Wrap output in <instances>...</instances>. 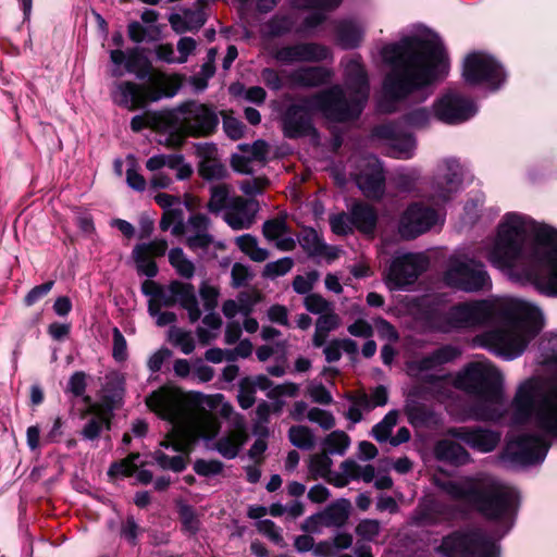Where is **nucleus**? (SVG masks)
I'll list each match as a JSON object with an SVG mask.
<instances>
[{"label":"nucleus","instance_id":"nucleus-53","mask_svg":"<svg viewBox=\"0 0 557 557\" xmlns=\"http://www.w3.org/2000/svg\"><path fill=\"white\" fill-rule=\"evenodd\" d=\"M169 341L185 355H189L195 349V341L189 332L177 327H171L169 331Z\"/></svg>","mask_w":557,"mask_h":557},{"label":"nucleus","instance_id":"nucleus-27","mask_svg":"<svg viewBox=\"0 0 557 557\" xmlns=\"http://www.w3.org/2000/svg\"><path fill=\"white\" fill-rule=\"evenodd\" d=\"M330 50L319 44H296L277 48L274 52L276 61L285 64L296 62H318L327 59Z\"/></svg>","mask_w":557,"mask_h":557},{"label":"nucleus","instance_id":"nucleus-12","mask_svg":"<svg viewBox=\"0 0 557 557\" xmlns=\"http://www.w3.org/2000/svg\"><path fill=\"white\" fill-rule=\"evenodd\" d=\"M436 552L443 557H498L496 541L481 530L456 531L443 537Z\"/></svg>","mask_w":557,"mask_h":557},{"label":"nucleus","instance_id":"nucleus-52","mask_svg":"<svg viewBox=\"0 0 557 557\" xmlns=\"http://www.w3.org/2000/svg\"><path fill=\"white\" fill-rule=\"evenodd\" d=\"M397 420L398 412L396 410L389 411L381 422L373 426V437L379 442H386L389 440L392 430L397 424Z\"/></svg>","mask_w":557,"mask_h":557},{"label":"nucleus","instance_id":"nucleus-24","mask_svg":"<svg viewBox=\"0 0 557 557\" xmlns=\"http://www.w3.org/2000/svg\"><path fill=\"white\" fill-rule=\"evenodd\" d=\"M359 172L356 173V182L360 190L368 198L379 199L384 193L383 169L374 156H368L360 160Z\"/></svg>","mask_w":557,"mask_h":557},{"label":"nucleus","instance_id":"nucleus-29","mask_svg":"<svg viewBox=\"0 0 557 557\" xmlns=\"http://www.w3.org/2000/svg\"><path fill=\"white\" fill-rule=\"evenodd\" d=\"M349 509L350 503L347 499L337 500L321 513L309 517L304 528L311 533H319L321 527L339 528L348 520Z\"/></svg>","mask_w":557,"mask_h":557},{"label":"nucleus","instance_id":"nucleus-58","mask_svg":"<svg viewBox=\"0 0 557 557\" xmlns=\"http://www.w3.org/2000/svg\"><path fill=\"white\" fill-rule=\"evenodd\" d=\"M307 419L320 425L323 430H331L335 425L334 416L324 409L313 407L307 411Z\"/></svg>","mask_w":557,"mask_h":557},{"label":"nucleus","instance_id":"nucleus-34","mask_svg":"<svg viewBox=\"0 0 557 557\" xmlns=\"http://www.w3.org/2000/svg\"><path fill=\"white\" fill-rule=\"evenodd\" d=\"M84 403L87 406V412L92 417L84 426L82 435L84 438L91 441L97 438L103 429L110 428L112 413L106 411L99 405H94L89 396L84 397Z\"/></svg>","mask_w":557,"mask_h":557},{"label":"nucleus","instance_id":"nucleus-44","mask_svg":"<svg viewBox=\"0 0 557 557\" xmlns=\"http://www.w3.org/2000/svg\"><path fill=\"white\" fill-rule=\"evenodd\" d=\"M230 187L225 184H216L210 188V200L208 202V209L212 213L225 212L232 198L230 196Z\"/></svg>","mask_w":557,"mask_h":557},{"label":"nucleus","instance_id":"nucleus-42","mask_svg":"<svg viewBox=\"0 0 557 557\" xmlns=\"http://www.w3.org/2000/svg\"><path fill=\"white\" fill-rule=\"evenodd\" d=\"M302 246L309 255L324 258L327 262L336 260L342 250L337 246H330L323 243L315 233H311L304 238Z\"/></svg>","mask_w":557,"mask_h":557},{"label":"nucleus","instance_id":"nucleus-55","mask_svg":"<svg viewBox=\"0 0 557 557\" xmlns=\"http://www.w3.org/2000/svg\"><path fill=\"white\" fill-rule=\"evenodd\" d=\"M182 530L188 535H195L200 528V521L195 510L188 505H181L178 509Z\"/></svg>","mask_w":557,"mask_h":557},{"label":"nucleus","instance_id":"nucleus-47","mask_svg":"<svg viewBox=\"0 0 557 557\" xmlns=\"http://www.w3.org/2000/svg\"><path fill=\"white\" fill-rule=\"evenodd\" d=\"M363 29L354 22H344L338 27V40L344 48H354L362 39Z\"/></svg>","mask_w":557,"mask_h":557},{"label":"nucleus","instance_id":"nucleus-10","mask_svg":"<svg viewBox=\"0 0 557 557\" xmlns=\"http://www.w3.org/2000/svg\"><path fill=\"white\" fill-rule=\"evenodd\" d=\"M144 84L117 82L111 88L112 101L128 110L145 106L147 101H157L176 94L180 83L175 76L161 72L148 73Z\"/></svg>","mask_w":557,"mask_h":557},{"label":"nucleus","instance_id":"nucleus-21","mask_svg":"<svg viewBox=\"0 0 557 557\" xmlns=\"http://www.w3.org/2000/svg\"><path fill=\"white\" fill-rule=\"evenodd\" d=\"M426 267L428 258L423 253L407 252L395 257L387 273L389 288L412 284Z\"/></svg>","mask_w":557,"mask_h":557},{"label":"nucleus","instance_id":"nucleus-18","mask_svg":"<svg viewBox=\"0 0 557 557\" xmlns=\"http://www.w3.org/2000/svg\"><path fill=\"white\" fill-rule=\"evenodd\" d=\"M444 215L440 210L422 202L412 203L400 218L398 231L404 238H416L442 224Z\"/></svg>","mask_w":557,"mask_h":557},{"label":"nucleus","instance_id":"nucleus-31","mask_svg":"<svg viewBox=\"0 0 557 557\" xmlns=\"http://www.w3.org/2000/svg\"><path fill=\"white\" fill-rule=\"evenodd\" d=\"M322 12H317L306 17L305 23L300 27H295L293 17L290 16H274L264 25L263 33L268 36H281L285 33L295 30L297 33L307 32L324 20Z\"/></svg>","mask_w":557,"mask_h":557},{"label":"nucleus","instance_id":"nucleus-48","mask_svg":"<svg viewBox=\"0 0 557 557\" xmlns=\"http://www.w3.org/2000/svg\"><path fill=\"white\" fill-rule=\"evenodd\" d=\"M169 261L176 272L185 277L190 278L195 273V264L181 248H173L169 252Z\"/></svg>","mask_w":557,"mask_h":557},{"label":"nucleus","instance_id":"nucleus-11","mask_svg":"<svg viewBox=\"0 0 557 557\" xmlns=\"http://www.w3.org/2000/svg\"><path fill=\"white\" fill-rule=\"evenodd\" d=\"M211 221L201 213L193 214L186 222L183 220L182 210H169L163 212L160 228L174 236H185L187 247L193 251L207 250L214 244L213 236L209 233Z\"/></svg>","mask_w":557,"mask_h":557},{"label":"nucleus","instance_id":"nucleus-3","mask_svg":"<svg viewBox=\"0 0 557 557\" xmlns=\"http://www.w3.org/2000/svg\"><path fill=\"white\" fill-rule=\"evenodd\" d=\"M383 62L391 67L383 82L382 111L394 108L387 100H400L416 90L447 76L449 63L441 38L431 32L404 37L381 50Z\"/></svg>","mask_w":557,"mask_h":557},{"label":"nucleus","instance_id":"nucleus-17","mask_svg":"<svg viewBox=\"0 0 557 557\" xmlns=\"http://www.w3.org/2000/svg\"><path fill=\"white\" fill-rule=\"evenodd\" d=\"M548 447L549 445L543 436L521 434L510 437L505 456L517 466H533L545 459Z\"/></svg>","mask_w":557,"mask_h":557},{"label":"nucleus","instance_id":"nucleus-49","mask_svg":"<svg viewBox=\"0 0 557 557\" xmlns=\"http://www.w3.org/2000/svg\"><path fill=\"white\" fill-rule=\"evenodd\" d=\"M350 445V438L344 431H333L323 441L325 453L344 455Z\"/></svg>","mask_w":557,"mask_h":557},{"label":"nucleus","instance_id":"nucleus-32","mask_svg":"<svg viewBox=\"0 0 557 557\" xmlns=\"http://www.w3.org/2000/svg\"><path fill=\"white\" fill-rule=\"evenodd\" d=\"M139 58V50L134 48L129 49L127 52L123 50L115 49L110 51V60L113 63V69L111 71L112 76L121 77L124 72L134 73L137 78L144 79L147 76L146 70L137 69V61Z\"/></svg>","mask_w":557,"mask_h":557},{"label":"nucleus","instance_id":"nucleus-46","mask_svg":"<svg viewBox=\"0 0 557 557\" xmlns=\"http://www.w3.org/2000/svg\"><path fill=\"white\" fill-rule=\"evenodd\" d=\"M341 469L349 480H362L366 483L374 479V468L371 465L360 466L355 460L348 459L342 462Z\"/></svg>","mask_w":557,"mask_h":557},{"label":"nucleus","instance_id":"nucleus-60","mask_svg":"<svg viewBox=\"0 0 557 557\" xmlns=\"http://www.w3.org/2000/svg\"><path fill=\"white\" fill-rule=\"evenodd\" d=\"M330 225L332 231L337 235H345L347 233H350L355 227L351 211L349 212V214L341 213L331 216Z\"/></svg>","mask_w":557,"mask_h":557},{"label":"nucleus","instance_id":"nucleus-5","mask_svg":"<svg viewBox=\"0 0 557 557\" xmlns=\"http://www.w3.org/2000/svg\"><path fill=\"white\" fill-rule=\"evenodd\" d=\"M344 66L345 89L331 88L301 103L290 106L283 117V132L288 138H297L314 133L312 111H321L327 119L345 122L361 113L369 97V79L360 57L342 62Z\"/></svg>","mask_w":557,"mask_h":557},{"label":"nucleus","instance_id":"nucleus-2","mask_svg":"<svg viewBox=\"0 0 557 557\" xmlns=\"http://www.w3.org/2000/svg\"><path fill=\"white\" fill-rule=\"evenodd\" d=\"M544 324L540 307L511 297L460 302L434 315L431 321L435 330L444 333L490 326L474 336L473 344L505 360L521 356Z\"/></svg>","mask_w":557,"mask_h":557},{"label":"nucleus","instance_id":"nucleus-45","mask_svg":"<svg viewBox=\"0 0 557 557\" xmlns=\"http://www.w3.org/2000/svg\"><path fill=\"white\" fill-rule=\"evenodd\" d=\"M236 244L252 261L262 262L269 257V251L259 247L257 238L249 234L238 236L236 238Z\"/></svg>","mask_w":557,"mask_h":557},{"label":"nucleus","instance_id":"nucleus-9","mask_svg":"<svg viewBox=\"0 0 557 557\" xmlns=\"http://www.w3.org/2000/svg\"><path fill=\"white\" fill-rule=\"evenodd\" d=\"M169 135L159 139L161 145L168 147H180L186 136H207L211 134L219 124L215 112L208 106L187 101L170 112H165Z\"/></svg>","mask_w":557,"mask_h":557},{"label":"nucleus","instance_id":"nucleus-54","mask_svg":"<svg viewBox=\"0 0 557 557\" xmlns=\"http://www.w3.org/2000/svg\"><path fill=\"white\" fill-rule=\"evenodd\" d=\"M332 459L327 453L314 454L310 458L309 471L314 478L326 479L331 473Z\"/></svg>","mask_w":557,"mask_h":557},{"label":"nucleus","instance_id":"nucleus-4","mask_svg":"<svg viewBox=\"0 0 557 557\" xmlns=\"http://www.w3.org/2000/svg\"><path fill=\"white\" fill-rule=\"evenodd\" d=\"M146 405L171 425L166 438L153 453L156 462L164 470L183 471L194 443L218 434V425L210 417L195 416L190 405L184 406L178 388L162 386L147 396Z\"/></svg>","mask_w":557,"mask_h":557},{"label":"nucleus","instance_id":"nucleus-38","mask_svg":"<svg viewBox=\"0 0 557 557\" xmlns=\"http://www.w3.org/2000/svg\"><path fill=\"white\" fill-rule=\"evenodd\" d=\"M172 29L177 34L199 29L206 22L201 11L185 10L182 13L171 14L169 17Z\"/></svg>","mask_w":557,"mask_h":557},{"label":"nucleus","instance_id":"nucleus-33","mask_svg":"<svg viewBox=\"0 0 557 557\" xmlns=\"http://www.w3.org/2000/svg\"><path fill=\"white\" fill-rule=\"evenodd\" d=\"M331 75V72L324 67L311 66L284 74V78L290 87H315L326 83Z\"/></svg>","mask_w":557,"mask_h":557},{"label":"nucleus","instance_id":"nucleus-35","mask_svg":"<svg viewBox=\"0 0 557 557\" xmlns=\"http://www.w3.org/2000/svg\"><path fill=\"white\" fill-rule=\"evenodd\" d=\"M124 381L117 374L106 376V383L98 394V401H92L94 405H99L106 411L112 413V410L119 406L122 400L124 392Z\"/></svg>","mask_w":557,"mask_h":557},{"label":"nucleus","instance_id":"nucleus-20","mask_svg":"<svg viewBox=\"0 0 557 557\" xmlns=\"http://www.w3.org/2000/svg\"><path fill=\"white\" fill-rule=\"evenodd\" d=\"M434 116L446 124H459L478 112L476 104L455 91H448L433 104Z\"/></svg>","mask_w":557,"mask_h":557},{"label":"nucleus","instance_id":"nucleus-22","mask_svg":"<svg viewBox=\"0 0 557 557\" xmlns=\"http://www.w3.org/2000/svg\"><path fill=\"white\" fill-rule=\"evenodd\" d=\"M462 183V168L454 159L445 160L438 165L435 180L432 184V201L438 206L447 201L457 193Z\"/></svg>","mask_w":557,"mask_h":557},{"label":"nucleus","instance_id":"nucleus-51","mask_svg":"<svg viewBox=\"0 0 557 557\" xmlns=\"http://www.w3.org/2000/svg\"><path fill=\"white\" fill-rule=\"evenodd\" d=\"M128 37L132 41L140 44L145 40H157L160 37V29L157 26L147 28L139 22H132L127 27Z\"/></svg>","mask_w":557,"mask_h":557},{"label":"nucleus","instance_id":"nucleus-1","mask_svg":"<svg viewBox=\"0 0 557 557\" xmlns=\"http://www.w3.org/2000/svg\"><path fill=\"white\" fill-rule=\"evenodd\" d=\"M486 260L510 280L557 297V231L521 213H506L483 242Z\"/></svg>","mask_w":557,"mask_h":557},{"label":"nucleus","instance_id":"nucleus-61","mask_svg":"<svg viewBox=\"0 0 557 557\" xmlns=\"http://www.w3.org/2000/svg\"><path fill=\"white\" fill-rule=\"evenodd\" d=\"M305 307L314 314L322 315L333 309V305L317 294L308 295L305 298Z\"/></svg>","mask_w":557,"mask_h":557},{"label":"nucleus","instance_id":"nucleus-14","mask_svg":"<svg viewBox=\"0 0 557 557\" xmlns=\"http://www.w3.org/2000/svg\"><path fill=\"white\" fill-rule=\"evenodd\" d=\"M151 286L153 290L148 289V284H145L143 287L145 294L150 295L148 311H156L162 307H171L178 302L188 312L190 322H196L201 317V310L191 284L175 281L170 284L168 290L153 284Z\"/></svg>","mask_w":557,"mask_h":557},{"label":"nucleus","instance_id":"nucleus-13","mask_svg":"<svg viewBox=\"0 0 557 557\" xmlns=\"http://www.w3.org/2000/svg\"><path fill=\"white\" fill-rule=\"evenodd\" d=\"M459 355L458 348L450 345L443 346L429 356L408 362L407 372L410 376L429 383L432 395L443 400L448 397L449 384L445 380V375H437L432 372L455 360Z\"/></svg>","mask_w":557,"mask_h":557},{"label":"nucleus","instance_id":"nucleus-30","mask_svg":"<svg viewBox=\"0 0 557 557\" xmlns=\"http://www.w3.org/2000/svg\"><path fill=\"white\" fill-rule=\"evenodd\" d=\"M248 438L243 416L236 414L233 429L215 443V449L226 459L235 458Z\"/></svg>","mask_w":557,"mask_h":557},{"label":"nucleus","instance_id":"nucleus-15","mask_svg":"<svg viewBox=\"0 0 557 557\" xmlns=\"http://www.w3.org/2000/svg\"><path fill=\"white\" fill-rule=\"evenodd\" d=\"M444 281L448 286L465 292H478L491 285L484 264L461 256L449 258Z\"/></svg>","mask_w":557,"mask_h":557},{"label":"nucleus","instance_id":"nucleus-25","mask_svg":"<svg viewBox=\"0 0 557 557\" xmlns=\"http://www.w3.org/2000/svg\"><path fill=\"white\" fill-rule=\"evenodd\" d=\"M447 435L480 453L493 451L500 440L498 433L481 426L450 428L447 430Z\"/></svg>","mask_w":557,"mask_h":557},{"label":"nucleus","instance_id":"nucleus-37","mask_svg":"<svg viewBox=\"0 0 557 557\" xmlns=\"http://www.w3.org/2000/svg\"><path fill=\"white\" fill-rule=\"evenodd\" d=\"M434 455L437 459L449 461L455 465H465L470 461V454L460 444L442 440L434 447Z\"/></svg>","mask_w":557,"mask_h":557},{"label":"nucleus","instance_id":"nucleus-41","mask_svg":"<svg viewBox=\"0 0 557 557\" xmlns=\"http://www.w3.org/2000/svg\"><path fill=\"white\" fill-rule=\"evenodd\" d=\"M341 325V318L335 313L334 308L329 312L320 315L315 322V331L313 334V345L321 347L325 344L329 333L336 330Z\"/></svg>","mask_w":557,"mask_h":557},{"label":"nucleus","instance_id":"nucleus-56","mask_svg":"<svg viewBox=\"0 0 557 557\" xmlns=\"http://www.w3.org/2000/svg\"><path fill=\"white\" fill-rule=\"evenodd\" d=\"M127 161V171H126V182L127 185L137 190L143 191L146 188L147 182L145 177L138 173L136 159L133 156H128L126 158Z\"/></svg>","mask_w":557,"mask_h":557},{"label":"nucleus","instance_id":"nucleus-63","mask_svg":"<svg viewBox=\"0 0 557 557\" xmlns=\"http://www.w3.org/2000/svg\"><path fill=\"white\" fill-rule=\"evenodd\" d=\"M256 391L255 387L250 384V379H245L242 381L239 385V391L237 395V400L239 406L243 409H248L252 407L256 401Z\"/></svg>","mask_w":557,"mask_h":557},{"label":"nucleus","instance_id":"nucleus-19","mask_svg":"<svg viewBox=\"0 0 557 557\" xmlns=\"http://www.w3.org/2000/svg\"><path fill=\"white\" fill-rule=\"evenodd\" d=\"M146 169L152 173L150 184L154 188H166L173 180L168 171H172L177 180L188 178L191 166L184 161L181 154H156L146 162Z\"/></svg>","mask_w":557,"mask_h":557},{"label":"nucleus","instance_id":"nucleus-6","mask_svg":"<svg viewBox=\"0 0 557 557\" xmlns=\"http://www.w3.org/2000/svg\"><path fill=\"white\" fill-rule=\"evenodd\" d=\"M542 366L546 374L521 382L510 405L512 424L534 421L542 430L557 434V333L542 342Z\"/></svg>","mask_w":557,"mask_h":557},{"label":"nucleus","instance_id":"nucleus-7","mask_svg":"<svg viewBox=\"0 0 557 557\" xmlns=\"http://www.w3.org/2000/svg\"><path fill=\"white\" fill-rule=\"evenodd\" d=\"M438 486L453 500L476 508L490 519L511 520L517 493L490 475L447 481Z\"/></svg>","mask_w":557,"mask_h":557},{"label":"nucleus","instance_id":"nucleus-26","mask_svg":"<svg viewBox=\"0 0 557 557\" xmlns=\"http://www.w3.org/2000/svg\"><path fill=\"white\" fill-rule=\"evenodd\" d=\"M258 211L257 200L234 196L223 213V220L234 231L248 230L255 223Z\"/></svg>","mask_w":557,"mask_h":557},{"label":"nucleus","instance_id":"nucleus-62","mask_svg":"<svg viewBox=\"0 0 557 557\" xmlns=\"http://www.w3.org/2000/svg\"><path fill=\"white\" fill-rule=\"evenodd\" d=\"M381 525L377 520L366 519L358 523L356 533L366 541H373L380 533Z\"/></svg>","mask_w":557,"mask_h":557},{"label":"nucleus","instance_id":"nucleus-50","mask_svg":"<svg viewBox=\"0 0 557 557\" xmlns=\"http://www.w3.org/2000/svg\"><path fill=\"white\" fill-rule=\"evenodd\" d=\"M290 443L300 449H310L314 445V436L311 430L305 425H294L288 431Z\"/></svg>","mask_w":557,"mask_h":557},{"label":"nucleus","instance_id":"nucleus-28","mask_svg":"<svg viewBox=\"0 0 557 557\" xmlns=\"http://www.w3.org/2000/svg\"><path fill=\"white\" fill-rule=\"evenodd\" d=\"M374 136L388 146V153L398 159H409L416 149V140L410 134L401 133L395 125L385 124L375 128Z\"/></svg>","mask_w":557,"mask_h":557},{"label":"nucleus","instance_id":"nucleus-57","mask_svg":"<svg viewBox=\"0 0 557 557\" xmlns=\"http://www.w3.org/2000/svg\"><path fill=\"white\" fill-rule=\"evenodd\" d=\"M352 544V536L349 533H338L334 536L332 542H322L320 543L315 549V555H322L324 553H329L332 547L335 549H346L349 548Z\"/></svg>","mask_w":557,"mask_h":557},{"label":"nucleus","instance_id":"nucleus-59","mask_svg":"<svg viewBox=\"0 0 557 557\" xmlns=\"http://www.w3.org/2000/svg\"><path fill=\"white\" fill-rule=\"evenodd\" d=\"M294 265V261L289 257L281 258L276 261L269 262L264 267V275L268 277H277L288 273Z\"/></svg>","mask_w":557,"mask_h":557},{"label":"nucleus","instance_id":"nucleus-40","mask_svg":"<svg viewBox=\"0 0 557 557\" xmlns=\"http://www.w3.org/2000/svg\"><path fill=\"white\" fill-rule=\"evenodd\" d=\"M139 458V455H131L125 458L121 462L113 463L109 469V474L111 475H132L136 472V479L143 483L148 484L152 481V473L149 470L140 469L137 470V465L135 462L136 459Z\"/></svg>","mask_w":557,"mask_h":557},{"label":"nucleus","instance_id":"nucleus-43","mask_svg":"<svg viewBox=\"0 0 557 557\" xmlns=\"http://www.w3.org/2000/svg\"><path fill=\"white\" fill-rule=\"evenodd\" d=\"M146 127H150L156 131H163L164 133L169 134L165 113H145L141 115H135L132 119L131 128L134 132H140Z\"/></svg>","mask_w":557,"mask_h":557},{"label":"nucleus","instance_id":"nucleus-39","mask_svg":"<svg viewBox=\"0 0 557 557\" xmlns=\"http://www.w3.org/2000/svg\"><path fill=\"white\" fill-rule=\"evenodd\" d=\"M351 215L355 227L364 234H372L377 215L374 209L364 203H356L351 207Z\"/></svg>","mask_w":557,"mask_h":557},{"label":"nucleus","instance_id":"nucleus-64","mask_svg":"<svg viewBox=\"0 0 557 557\" xmlns=\"http://www.w3.org/2000/svg\"><path fill=\"white\" fill-rule=\"evenodd\" d=\"M307 393L314 403L329 405L333 401L331 393L321 383L310 382L307 386Z\"/></svg>","mask_w":557,"mask_h":557},{"label":"nucleus","instance_id":"nucleus-36","mask_svg":"<svg viewBox=\"0 0 557 557\" xmlns=\"http://www.w3.org/2000/svg\"><path fill=\"white\" fill-rule=\"evenodd\" d=\"M262 233L269 242H274L276 248L282 251H290L296 247L295 240L288 235L284 219L276 218L265 221Z\"/></svg>","mask_w":557,"mask_h":557},{"label":"nucleus","instance_id":"nucleus-23","mask_svg":"<svg viewBox=\"0 0 557 557\" xmlns=\"http://www.w3.org/2000/svg\"><path fill=\"white\" fill-rule=\"evenodd\" d=\"M180 395L182 397V401L185 405L191 406L193 414L202 416L206 414L210 417L218 425V431L220 430V424L216 418L211 413V411H215L221 417L226 419H232L233 423L235 422V416L237 413L234 412L233 406L225 400V397L222 394L215 395H196L193 397H188L184 395L180 391Z\"/></svg>","mask_w":557,"mask_h":557},{"label":"nucleus","instance_id":"nucleus-8","mask_svg":"<svg viewBox=\"0 0 557 557\" xmlns=\"http://www.w3.org/2000/svg\"><path fill=\"white\" fill-rule=\"evenodd\" d=\"M504 376L490 361L482 360L466 366L455 377V387L480 398V408L474 419L496 420L502 417L505 404L503 392Z\"/></svg>","mask_w":557,"mask_h":557},{"label":"nucleus","instance_id":"nucleus-16","mask_svg":"<svg viewBox=\"0 0 557 557\" xmlns=\"http://www.w3.org/2000/svg\"><path fill=\"white\" fill-rule=\"evenodd\" d=\"M462 77L470 85L484 84L491 89H497L505 82L506 73L494 57L476 51L465 58Z\"/></svg>","mask_w":557,"mask_h":557}]
</instances>
